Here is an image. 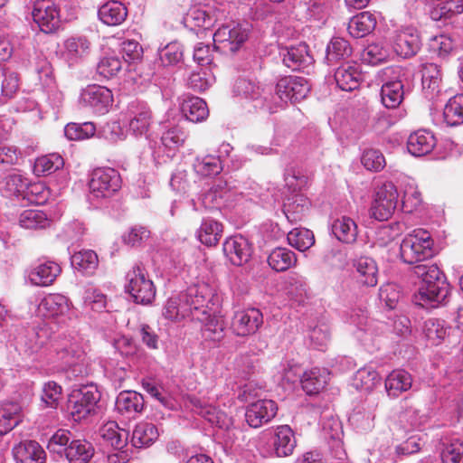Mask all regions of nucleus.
<instances>
[{
	"label": "nucleus",
	"mask_w": 463,
	"mask_h": 463,
	"mask_svg": "<svg viewBox=\"0 0 463 463\" xmlns=\"http://www.w3.org/2000/svg\"><path fill=\"white\" fill-rule=\"evenodd\" d=\"M434 241L430 233L423 229H415L407 234L400 245L401 260L410 265H418L435 255Z\"/></svg>",
	"instance_id": "423d86ee"
},
{
	"label": "nucleus",
	"mask_w": 463,
	"mask_h": 463,
	"mask_svg": "<svg viewBox=\"0 0 463 463\" xmlns=\"http://www.w3.org/2000/svg\"><path fill=\"white\" fill-rule=\"evenodd\" d=\"M50 223L46 213L42 211L28 209L24 210L19 216V224L24 229H43Z\"/></svg>",
	"instance_id": "6e6d98bb"
},
{
	"label": "nucleus",
	"mask_w": 463,
	"mask_h": 463,
	"mask_svg": "<svg viewBox=\"0 0 463 463\" xmlns=\"http://www.w3.org/2000/svg\"><path fill=\"white\" fill-rule=\"evenodd\" d=\"M249 36V31L240 23L230 22L220 26L213 34L214 49L224 53L239 51Z\"/></svg>",
	"instance_id": "9d476101"
},
{
	"label": "nucleus",
	"mask_w": 463,
	"mask_h": 463,
	"mask_svg": "<svg viewBox=\"0 0 463 463\" xmlns=\"http://www.w3.org/2000/svg\"><path fill=\"white\" fill-rule=\"evenodd\" d=\"M158 438V430L154 423L142 421L136 425L131 442L136 448H145L152 445Z\"/></svg>",
	"instance_id": "a19ab883"
},
{
	"label": "nucleus",
	"mask_w": 463,
	"mask_h": 463,
	"mask_svg": "<svg viewBox=\"0 0 463 463\" xmlns=\"http://www.w3.org/2000/svg\"><path fill=\"white\" fill-rule=\"evenodd\" d=\"M126 292L137 304L148 305L156 297V287L140 263L135 264L126 275Z\"/></svg>",
	"instance_id": "6e6552de"
},
{
	"label": "nucleus",
	"mask_w": 463,
	"mask_h": 463,
	"mask_svg": "<svg viewBox=\"0 0 463 463\" xmlns=\"http://www.w3.org/2000/svg\"><path fill=\"white\" fill-rule=\"evenodd\" d=\"M345 301L350 306L345 316V322L365 333L378 334L383 326V323L368 317L367 310L360 302L359 298L346 294Z\"/></svg>",
	"instance_id": "ddd939ff"
},
{
	"label": "nucleus",
	"mask_w": 463,
	"mask_h": 463,
	"mask_svg": "<svg viewBox=\"0 0 463 463\" xmlns=\"http://www.w3.org/2000/svg\"><path fill=\"white\" fill-rule=\"evenodd\" d=\"M60 265L54 261H44L37 264L28 273V279L35 286L47 287L52 285L61 273Z\"/></svg>",
	"instance_id": "cd10ccee"
},
{
	"label": "nucleus",
	"mask_w": 463,
	"mask_h": 463,
	"mask_svg": "<svg viewBox=\"0 0 463 463\" xmlns=\"http://www.w3.org/2000/svg\"><path fill=\"white\" fill-rule=\"evenodd\" d=\"M353 275L356 281L366 287H374L378 283V268L374 260L360 257L354 262Z\"/></svg>",
	"instance_id": "bb28decb"
},
{
	"label": "nucleus",
	"mask_w": 463,
	"mask_h": 463,
	"mask_svg": "<svg viewBox=\"0 0 463 463\" xmlns=\"http://www.w3.org/2000/svg\"><path fill=\"white\" fill-rule=\"evenodd\" d=\"M37 313L44 318L54 319L58 324H65L74 316L70 299L58 293L45 296L38 304Z\"/></svg>",
	"instance_id": "9b49d317"
},
{
	"label": "nucleus",
	"mask_w": 463,
	"mask_h": 463,
	"mask_svg": "<svg viewBox=\"0 0 463 463\" xmlns=\"http://www.w3.org/2000/svg\"><path fill=\"white\" fill-rule=\"evenodd\" d=\"M309 202L301 194H295L284 203L283 213L288 222L294 223L302 220L305 212L308 209Z\"/></svg>",
	"instance_id": "c03bdc74"
},
{
	"label": "nucleus",
	"mask_w": 463,
	"mask_h": 463,
	"mask_svg": "<svg viewBox=\"0 0 463 463\" xmlns=\"http://www.w3.org/2000/svg\"><path fill=\"white\" fill-rule=\"evenodd\" d=\"M411 375L404 370H393L385 380V389L390 397H398L402 392L411 389Z\"/></svg>",
	"instance_id": "ea45409f"
},
{
	"label": "nucleus",
	"mask_w": 463,
	"mask_h": 463,
	"mask_svg": "<svg viewBox=\"0 0 463 463\" xmlns=\"http://www.w3.org/2000/svg\"><path fill=\"white\" fill-rule=\"evenodd\" d=\"M119 173L111 167H99L92 171L89 181L90 201L108 199L121 187Z\"/></svg>",
	"instance_id": "1a4fd4ad"
},
{
	"label": "nucleus",
	"mask_w": 463,
	"mask_h": 463,
	"mask_svg": "<svg viewBox=\"0 0 463 463\" xmlns=\"http://www.w3.org/2000/svg\"><path fill=\"white\" fill-rule=\"evenodd\" d=\"M222 250L226 258L235 266L247 263L252 253L249 241L243 236H232L225 240Z\"/></svg>",
	"instance_id": "5701e85b"
},
{
	"label": "nucleus",
	"mask_w": 463,
	"mask_h": 463,
	"mask_svg": "<svg viewBox=\"0 0 463 463\" xmlns=\"http://www.w3.org/2000/svg\"><path fill=\"white\" fill-rule=\"evenodd\" d=\"M401 209L411 213L418 209L421 203V194L413 182H408L402 186Z\"/></svg>",
	"instance_id": "864d4df0"
},
{
	"label": "nucleus",
	"mask_w": 463,
	"mask_h": 463,
	"mask_svg": "<svg viewBox=\"0 0 463 463\" xmlns=\"http://www.w3.org/2000/svg\"><path fill=\"white\" fill-rule=\"evenodd\" d=\"M101 394L94 384L74 389L68 398L67 408L74 421H80L97 412Z\"/></svg>",
	"instance_id": "0eeeda50"
},
{
	"label": "nucleus",
	"mask_w": 463,
	"mask_h": 463,
	"mask_svg": "<svg viewBox=\"0 0 463 463\" xmlns=\"http://www.w3.org/2000/svg\"><path fill=\"white\" fill-rule=\"evenodd\" d=\"M443 118L449 127L463 123V94L455 95L448 100L443 109Z\"/></svg>",
	"instance_id": "8fccbe9b"
},
{
	"label": "nucleus",
	"mask_w": 463,
	"mask_h": 463,
	"mask_svg": "<svg viewBox=\"0 0 463 463\" xmlns=\"http://www.w3.org/2000/svg\"><path fill=\"white\" fill-rule=\"evenodd\" d=\"M232 91L235 96L242 97L248 99L257 101L256 108L262 109L261 105L264 102L263 97L269 95V91L261 90L252 80L239 78L235 80Z\"/></svg>",
	"instance_id": "2f4dec72"
},
{
	"label": "nucleus",
	"mask_w": 463,
	"mask_h": 463,
	"mask_svg": "<svg viewBox=\"0 0 463 463\" xmlns=\"http://www.w3.org/2000/svg\"><path fill=\"white\" fill-rule=\"evenodd\" d=\"M422 92L426 99L437 101L443 91V71L435 62H426L420 66Z\"/></svg>",
	"instance_id": "2eb2a0df"
},
{
	"label": "nucleus",
	"mask_w": 463,
	"mask_h": 463,
	"mask_svg": "<svg viewBox=\"0 0 463 463\" xmlns=\"http://www.w3.org/2000/svg\"><path fill=\"white\" fill-rule=\"evenodd\" d=\"M71 440V433L69 430H58L48 440L47 449L52 453L64 456Z\"/></svg>",
	"instance_id": "69168bd1"
},
{
	"label": "nucleus",
	"mask_w": 463,
	"mask_h": 463,
	"mask_svg": "<svg viewBox=\"0 0 463 463\" xmlns=\"http://www.w3.org/2000/svg\"><path fill=\"white\" fill-rule=\"evenodd\" d=\"M278 407L272 400H259L247 406L245 419L252 428L269 422L277 414Z\"/></svg>",
	"instance_id": "412c9836"
},
{
	"label": "nucleus",
	"mask_w": 463,
	"mask_h": 463,
	"mask_svg": "<svg viewBox=\"0 0 463 463\" xmlns=\"http://www.w3.org/2000/svg\"><path fill=\"white\" fill-rule=\"evenodd\" d=\"M404 230L405 224L400 222L382 225L375 232L374 242L380 247H385L399 237Z\"/></svg>",
	"instance_id": "603ef678"
},
{
	"label": "nucleus",
	"mask_w": 463,
	"mask_h": 463,
	"mask_svg": "<svg viewBox=\"0 0 463 463\" xmlns=\"http://www.w3.org/2000/svg\"><path fill=\"white\" fill-rule=\"evenodd\" d=\"M352 52L353 49L348 41L341 37H334L327 44L326 59L328 64H334L348 59Z\"/></svg>",
	"instance_id": "49530a36"
},
{
	"label": "nucleus",
	"mask_w": 463,
	"mask_h": 463,
	"mask_svg": "<svg viewBox=\"0 0 463 463\" xmlns=\"http://www.w3.org/2000/svg\"><path fill=\"white\" fill-rule=\"evenodd\" d=\"M286 294L293 302L303 304L307 298L306 279L298 273H290L286 280Z\"/></svg>",
	"instance_id": "a18cd8bd"
},
{
	"label": "nucleus",
	"mask_w": 463,
	"mask_h": 463,
	"mask_svg": "<svg viewBox=\"0 0 463 463\" xmlns=\"http://www.w3.org/2000/svg\"><path fill=\"white\" fill-rule=\"evenodd\" d=\"M223 232L222 223L211 217L203 218L202 223L196 232V237L205 246H215L221 240Z\"/></svg>",
	"instance_id": "72a5a7b5"
},
{
	"label": "nucleus",
	"mask_w": 463,
	"mask_h": 463,
	"mask_svg": "<svg viewBox=\"0 0 463 463\" xmlns=\"http://www.w3.org/2000/svg\"><path fill=\"white\" fill-rule=\"evenodd\" d=\"M382 79L384 81L381 88L382 103L387 109H396L404 99L405 89L412 85L414 71L408 66H389L382 71Z\"/></svg>",
	"instance_id": "20e7f679"
},
{
	"label": "nucleus",
	"mask_w": 463,
	"mask_h": 463,
	"mask_svg": "<svg viewBox=\"0 0 463 463\" xmlns=\"http://www.w3.org/2000/svg\"><path fill=\"white\" fill-rule=\"evenodd\" d=\"M186 138L187 134L184 128L180 126H174L163 133L161 142L164 146L175 150L182 146Z\"/></svg>",
	"instance_id": "338daca9"
},
{
	"label": "nucleus",
	"mask_w": 463,
	"mask_h": 463,
	"mask_svg": "<svg viewBox=\"0 0 463 463\" xmlns=\"http://www.w3.org/2000/svg\"><path fill=\"white\" fill-rule=\"evenodd\" d=\"M329 373L325 368H312L306 371L301 377V386L308 395L318 393L326 385Z\"/></svg>",
	"instance_id": "473e14b6"
},
{
	"label": "nucleus",
	"mask_w": 463,
	"mask_h": 463,
	"mask_svg": "<svg viewBox=\"0 0 463 463\" xmlns=\"http://www.w3.org/2000/svg\"><path fill=\"white\" fill-rule=\"evenodd\" d=\"M22 407L14 402L0 405V436L12 430L22 420Z\"/></svg>",
	"instance_id": "c9c22d12"
},
{
	"label": "nucleus",
	"mask_w": 463,
	"mask_h": 463,
	"mask_svg": "<svg viewBox=\"0 0 463 463\" xmlns=\"http://www.w3.org/2000/svg\"><path fill=\"white\" fill-rule=\"evenodd\" d=\"M380 382L378 373L372 367L359 369L354 378V385L361 391H372Z\"/></svg>",
	"instance_id": "052dcab7"
},
{
	"label": "nucleus",
	"mask_w": 463,
	"mask_h": 463,
	"mask_svg": "<svg viewBox=\"0 0 463 463\" xmlns=\"http://www.w3.org/2000/svg\"><path fill=\"white\" fill-rule=\"evenodd\" d=\"M361 72L356 63H343L335 71L337 87L344 91H352L359 87Z\"/></svg>",
	"instance_id": "c756f323"
},
{
	"label": "nucleus",
	"mask_w": 463,
	"mask_h": 463,
	"mask_svg": "<svg viewBox=\"0 0 463 463\" xmlns=\"http://www.w3.org/2000/svg\"><path fill=\"white\" fill-rule=\"evenodd\" d=\"M33 20L42 32L51 33L60 26V14L56 5L49 0H39L34 3L32 11Z\"/></svg>",
	"instance_id": "f3484780"
},
{
	"label": "nucleus",
	"mask_w": 463,
	"mask_h": 463,
	"mask_svg": "<svg viewBox=\"0 0 463 463\" xmlns=\"http://www.w3.org/2000/svg\"><path fill=\"white\" fill-rule=\"evenodd\" d=\"M440 457L442 463H463V442L454 439L443 443Z\"/></svg>",
	"instance_id": "774afa93"
},
{
	"label": "nucleus",
	"mask_w": 463,
	"mask_h": 463,
	"mask_svg": "<svg viewBox=\"0 0 463 463\" xmlns=\"http://www.w3.org/2000/svg\"><path fill=\"white\" fill-rule=\"evenodd\" d=\"M145 406L143 396L135 391L121 392L116 399V409L123 416L134 418Z\"/></svg>",
	"instance_id": "c85d7f7f"
},
{
	"label": "nucleus",
	"mask_w": 463,
	"mask_h": 463,
	"mask_svg": "<svg viewBox=\"0 0 463 463\" xmlns=\"http://www.w3.org/2000/svg\"><path fill=\"white\" fill-rule=\"evenodd\" d=\"M376 24L374 14L370 12H362L349 21L347 30L354 38H363L375 29Z\"/></svg>",
	"instance_id": "4c0bfd02"
},
{
	"label": "nucleus",
	"mask_w": 463,
	"mask_h": 463,
	"mask_svg": "<svg viewBox=\"0 0 463 463\" xmlns=\"http://www.w3.org/2000/svg\"><path fill=\"white\" fill-rule=\"evenodd\" d=\"M98 15L103 24L116 26L126 20L128 10L121 2L109 1L99 7Z\"/></svg>",
	"instance_id": "f704fd0d"
},
{
	"label": "nucleus",
	"mask_w": 463,
	"mask_h": 463,
	"mask_svg": "<svg viewBox=\"0 0 463 463\" xmlns=\"http://www.w3.org/2000/svg\"><path fill=\"white\" fill-rule=\"evenodd\" d=\"M331 230L335 238L344 243H353L357 237V225L349 217L342 216L335 220Z\"/></svg>",
	"instance_id": "79ce46f5"
},
{
	"label": "nucleus",
	"mask_w": 463,
	"mask_h": 463,
	"mask_svg": "<svg viewBox=\"0 0 463 463\" xmlns=\"http://www.w3.org/2000/svg\"><path fill=\"white\" fill-rule=\"evenodd\" d=\"M27 183V180L21 175L11 174L4 178L0 189L5 193V196H22L24 198Z\"/></svg>",
	"instance_id": "13d9d810"
},
{
	"label": "nucleus",
	"mask_w": 463,
	"mask_h": 463,
	"mask_svg": "<svg viewBox=\"0 0 463 463\" xmlns=\"http://www.w3.org/2000/svg\"><path fill=\"white\" fill-rule=\"evenodd\" d=\"M275 90V95L269 91V95L263 97L261 105L262 109L270 114L282 108L283 103H296L306 99L310 91V84L303 77L288 76L277 82Z\"/></svg>",
	"instance_id": "39448f33"
},
{
	"label": "nucleus",
	"mask_w": 463,
	"mask_h": 463,
	"mask_svg": "<svg viewBox=\"0 0 463 463\" xmlns=\"http://www.w3.org/2000/svg\"><path fill=\"white\" fill-rule=\"evenodd\" d=\"M92 44L90 39L81 34L67 37L62 42L61 58L70 66L82 63L90 54Z\"/></svg>",
	"instance_id": "4468645a"
},
{
	"label": "nucleus",
	"mask_w": 463,
	"mask_h": 463,
	"mask_svg": "<svg viewBox=\"0 0 463 463\" xmlns=\"http://www.w3.org/2000/svg\"><path fill=\"white\" fill-rule=\"evenodd\" d=\"M263 324L262 313L258 308H247L234 312L231 328L238 336L255 334Z\"/></svg>",
	"instance_id": "dca6fc26"
},
{
	"label": "nucleus",
	"mask_w": 463,
	"mask_h": 463,
	"mask_svg": "<svg viewBox=\"0 0 463 463\" xmlns=\"http://www.w3.org/2000/svg\"><path fill=\"white\" fill-rule=\"evenodd\" d=\"M449 328L445 326V321L430 318L424 322L423 333L427 339L435 345H439L448 335Z\"/></svg>",
	"instance_id": "4d7b16f0"
},
{
	"label": "nucleus",
	"mask_w": 463,
	"mask_h": 463,
	"mask_svg": "<svg viewBox=\"0 0 463 463\" xmlns=\"http://www.w3.org/2000/svg\"><path fill=\"white\" fill-rule=\"evenodd\" d=\"M128 132L135 137L146 136L152 123V112L148 106L144 103H131L128 107Z\"/></svg>",
	"instance_id": "4be33fe9"
},
{
	"label": "nucleus",
	"mask_w": 463,
	"mask_h": 463,
	"mask_svg": "<svg viewBox=\"0 0 463 463\" xmlns=\"http://www.w3.org/2000/svg\"><path fill=\"white\" fill-rule=\"evenodd\" d=\"M436 146L434 135L427 130H418L411 134L407 141L408 151L414 156L430 153Z\"/></svg>",
	"instance_id": "7c9ffc66"
},
{
	"label": "nucleus",
	"mask_w": 463,
	"mask_h": 463,
	"mask_svg": "<svg viewBox=\"0 0 463 463\" xmlns=\"http://www.w3.org/2000/svg\"><path fill=\"white\" fill-rule=\"evenodd\" d=\"M212 294L207 286H192L184 292L170 297L163 307L162 315L165 319L178 322L190 317L192 320H203L197 313L206 315V307Z\"/></svg>",
	"instance_id": "f03ea898"
},
{
	"label": "nucleus",
	"mask_w": 463,
	"mask_h": 463,
	"mask_svg": "<svg viewBox=\"0 0 463 463\" xmlns=\"http://www.w3.org/2000/svg\"><path fill=\"white\" fill-rule=\"evenodd\" d=\"M184 23L187 26L208 29L213 25L214 19L203 8L194 6L184 16Z\"/></svg>",
	"instance_id": "680f3d73"
},
{
	"label": "nucleus",
	"mask_w": 463,
	"mask_h": 463,
	"mask_svg": "<svg viewBox=\"0 0 463 463\" xmlns=\"http://www.w3.org/2000/svg\"><path fill=\"white\" fill-rule=\"evenodd\" d=\"M392 42L394 52L397 55L403 58L414 56L421 45L418 31L413 27L397 30L392 36Z\"/></svg>",
	"instance_id": "6ab92c4d"
},
{
	"label": "nucleus",
	"mask_w": 463,
	"mask_h": 463,
	"mask_svg": "<svg viewBox=\"0 0 463 463\" xmlns=\"http://www.w3.org/2000/svg\"><path fill=\"white\" fill-rule=\"evenodd\" d=\"M84 351L77 336L60 335L53 338L45 353L44 362L51 373H65L67 378L83 373Z\"/></svg>",
	"instance_id": "f257e3e1"
},
{
	"label": "nucleus",
	"mask_w": 463,
	"mask_h": 463,
	"mask_svg": "<svg viewBox=\"0 0 463 463\" xmlns=\"http://www.w3.org/2000/svg\"><path fill=\"white\" fill-rule=\"evenodd\" d=\"M412 273L421 279L416 304L423 307H435L442 303L449 294V283L436 264L420 263L413 266Z\"/></svg>",
	"instance_id": "7ed1b4c3"
},
{
	"label": "nucleus",
	"mask_w": 463,
	"mask_h": 463,
	"mask_svg": "<svg viewBox=\"0 0 463 463\" xmlns=\"http://www.w3.org/2000/svg\"><path fill=\"white\" fill-rule=\"evenodd\" d=\"M179 107L185 119L193 123L202 122L209 116L206 102L199 97L184 94L179 98Z\"/></svg>",
	"instance_id": "393cba45"
},
{
	"label": "nucleus",
	"mask_w": 463,
	"mask_h": 463,
	"mask_svg": "<svg viewBox=\"0 0 463 463\" xmlns=\"http://www.w3.org/2000/svg\"><path fill=\"white\" fill-rule=\"evenodd\" d=\"M200 317H203L201 322H205L203 334L205 338L212 341H221L224 337L225 323L222 317L210 316L206 310V315L202 314V309L197 313Z\"/></svg>",
	"instance_id": "09e8293b"
},
{
	"label": "nucleus",
	"mask_w": 463,
	"mask_h": 463,
	"mask_svg": "<svg viewBox=\"0 0 463 463\" xmlns=\"http://www.w3.org/2000/svg\"><path fill=\"white\" fill-rule=\"evenodd\" d=\"M400 194L392 182L383 184L377 190L370 209L371 216L378 221L388 220L399 204Z\"/></svg>",
	"instance_id": "f8f14e48"
},
{
	"label": "nucleus",
	"mask_w": 463,
	"mask_h": 463,
	"mask_svg": "<svg viewBox=\"0 0 463 463\" xmlns=\"http://www.w3.org/2000/svg\"><path fill=\"white\" fill-rule=\"evenodd\" d=\"M297 262L296 254L287 248H276L268 257L269 267L278 271H285Z\"/></svg>",
	"instance_id": "de8ad7c7"
},
{
	"label": "nucleus",
	"mask_w": 463,
	"mask_h": 463,
	"mask_svg": "<svg viewBox=\"0 0 463 463\" xmlns=\"http://www.w3.org/2000/svg\"><path fill=\"white\" fill-rule=\"evenodd\" d=\"M391 53L383 43L369 44L363 52L362 60L371 65H377L386 61Z\"/></svg>",
	"instance_id": "0e129e2a"
},
{
	"label": "nucleus",
	"mask_w": 463,
	"mask_h": 463,
	"mask_svg": "<svg viewBox=\"0 0 463 463\" xmlns=\"http://www.w3.org/2000/svg\"><path fill=\"white\" fill-rule=\"evenodd\" d=\"M94 455L90 442L83 439H72L64 455L69 463H88Z\"/></svg>",
	"instance_id": "58836bf2"
},
{
	"label": "nucleus",
	"mask_w": 463,
	"mask_h": 463,
	"mask_svg": "<svg viewBox=\"0 0 463 463\" xmlns=\"http://www.w3.org/2000/svg\"><path fill=\"white\" fill-rule=\"evenodd\" d=\"M64 165L63 158L56 153L38 157L33 165V173L38 175H51Z\"/></svg>",
	"instance_id": "3c124183"
},
{
	"label": "nucleus",
	"mask_w": 463,
	"mask_h": 463,
	"mask_svg": "<svg viewBox=\"0 0 463 463\" xmlns=\"http://www.w3.org/2000/svg\"><path fill=\"white\" fill-rule=\"evenodd\" d=\"M297 440L288 425L279 426L270 439L269 454L276 457L290 456L296 448Z\"/></svg>",
	"instance_id": "b1692460"
},
{
	"label": "nucleus",
	"mask_w": 463,
	"mask_h": 463,
	"mask_svg": "<svg viewBox=\"0 0 463 463\" xmlns=\"http://www.w3.org/2000/svg\"><path fill=\"white\" fill-rule=\"evenodd\" d=\"M16 463H45L46 453L34 440H24L13 449Z\"/></svg>",
	"instance_id": "a878e982"
},
{
	"label": "nucleus",
	"mask_w": 463,
	"mask_h": 463,
	"mask_svg": "<svg viewBox=\"0 0 463 463\" xmlns=\"http://www.w3.org/2000/svg\"><path fill=\"white\" fill-rule=\"evenodd\" d=\"M96 132L92 122L69 123L64 128V135L70 140H83L91 137Z\"/></svg>",
	"instance_id": "e2e57ef3"
},
{
	"label": "nucleus",
	"mask_w": 463,
	"mask_h": 463,
	"mask_svg": "<svg viewBox=\"0 0 463 463\" xmlns=\"http://www.w3.org/2000/svg\"><path fill=\"white\" fill-rule=\"evenodd\" d=\"M99 432L103 441L117 450L122 449L128 444V432L120 429L116 421L106 422Z\"/></svg>",
	"instance_id": "e433bc0d"
},
{
	"label": "nucleus",
	"mask_w": 463,
	"mask_h": 463,
	"mask_svg": "<svg viewBox=\"0 0 463 463\" xmlns=\"http://www.w3.org/2000/svg\"><path fill=\"white\" fill-rule=\"evenodd\" d=\"M194 169L198 175L204 177L217 175L222 170V164L215 156L207 155L195 159Z\"/></svg>",
	"instance_id": "bf43d9fd"
},
{
	"label": "nucleus",
	"mask_w": 463,
	"mask_h": 463,
	"mask_svg": "<svg viewBox=\"0 0 463 463\" xmlns=\"http://www.w3.org/2000/svg\"><path fill=\"white\" fill-rule=\"evenodd\" d=\"M289 245L299 251H305L315 243L314 233L306 228H295L287 236Z\"/></svg>",
	"instance_id": "5fc2aeb1"
},
{
	"label": "nucleus",
	"mask_w": 463,
	"mask_h": 463,
	"mask_svg": "<svg viewBox=\"0 0 463 463\" xmlns=\"http://www.w3.org/2000/svg\"><path fill=\"white\" fill-rule=\"evenodd\" d=\"M80 102L91 109L94 113L105 114L112 105L113 95L106 87L90 85L81 91Z\"/></svg>",
	"instance_id": "a211bd4d"
},
{
	"label": "nucleus",
	"mask_w": 463,
	"mask_h": 463,
	"mask_svg": "<svg viewBox=\"0 0 463 463\" xmlns=\"http://www.w3.org/2000/svg\"><path fill=\"white\" fill-rule=\"evenodd\" d=\"M71 266L84 275H92L99 266L98 255L94 250H82L71 257Z\"/></svg>",
	"instance_id": "37998d69"
},
{
	"label": "nucleus",
	"mask_w": 463,
	"mask_h": 463,
	"mask_svg": "<svg viewBox=\"0 0 463 463\" xmlns=\"http://www.w3.org/2000/svg\"><path fill=\"white\" fill-rule=\"evenodd\" d=\"M280 56L285 66L292 71H307L308 72L314 63V58L306 43L282 49Z\"/></svg>",
	"instance_id": "aec40b11"
}]
</instances>
